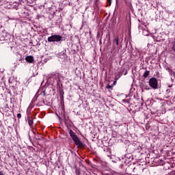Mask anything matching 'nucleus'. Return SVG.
<instances>
[{
	"label": "nucleus",
	"mask_w": 175,
	"mask_h": 175,
	"mask_svg": "<svg viewBox=\"0 0 175 175\" xmlns=\"http://www.w3.org/2000/svg\"><path fill=\"white\" fill-rule=\"evenodd\" d=\"M69 135L72 140L74 142L75 144L77 146V147H84V144L80 140V139H79V137H77V135H76V133H74L73 131L70 130Z\"/></svg>",
	"instance_id": "f257e3e1"
},
{
	"label": "nucleus",
	"mask_w": 175,
	"mask_h": 175,
	"mask_svg": "<svg viewBox=\"0 0 175 175\" xmlns=\"http://www.w3.org/2000/svg\"><path fill=\"white\" fill-rule=\"evenodd\" d=\"M149 85L152 90H158V80L155 77H152L149 79Z\"/></svg>",
	"instance_id": "f03ea898"
},
{
	"label": "nucleus",
	"mask_w": 175,
	"mask_h": 175,
	"mask_svg": "<svg viewBox=\"0 0 175 175\" xmlns=\"http://www.w3.org/2000/svg\"><path fill=\"white\" fill-rule=\"evenodd\" d=\"M62 40V36L59 35H53L48 38V42H61Z\"/></svg>",
	"instance_id": "7ed1b4c3"
},
{
	"label": "nucleus",
	"mask_w": 175,
	"mask_h": 175,
	"mask_svg": "<svg viewBox=\"0 0 175 175\" xmlns=\"http://www.w3.org/2000/svg\"><path fill=\"white\" fill-rule=\"evenodd\" d=\"M118 37H116V38H114V40H113V49L116 50V45L118 46Z\"/></svg>",
	"instance_id": "20e7f679"
},
{
	"label": "nucleus",
	"mask_w": 175,
	"mask_h": 175,
	"mask_svg": "<svg viewBox=\"0 0 175 175\" xmlns=\"http://www.w3.org/2000/svg\"><path fill=\"white\" fill-rule=\"evenodd\" d=\"M25 61L29 64H32V62H33V56H27L25 57Z\"/></svg>",
	"instance_id": "39448f33"
},
{
	"label": "nucleus",
	"mask_w": 175,
	"mask_h": 175,
	"mask_svg": "<svg viewBox=\"0 0 175 175\" xmlns=\"http://www.w3.org/2000/svg\"><path fill=\"white\" fill-rule=\"evenodd\" d=\"M27 122L29 125L31 126L33 124V119L31 117L27 118Z\"/></svg>",
	"instance_id": "423d86ee"
},
{
	"label": "nucleus",
	"mask_w": 175,
	"mask_h": 175,
	"mask_svg": "<svg viewBox=\"0 0 175 175\" xmlns=\"http://www.w3.org/2000/svg\"><path fill=\"white\" fill-rule=\"evenodd\" d=\"M148 76H150V71H145V72L144 73L143 76L144 77V79L148 77Z\"/></svg>",
	"instance_id": "0eeeda50"
},
{
	"label": "nucleus",
	"mask_w": 175,
	"mask_h": 175,
	"mask_svg": "<svg viewBox=\"0 0 175 175\" xmlns=\"http://www.w3.org/2000/svg\"><path fill=\"white\" fill-rule=\"evenodd\" d=\"M167 70H168L169 73L171 75V76L175 77V73H174V72H173V70H172L170 68H167Z\"/></svg>",
	"instance_id": "6e6552de"
},
{
	"label": "nucleus",
	"mask_w": 175,
	"mask_h": 175,
	"mask_svg": "<svg viewBox=\"0 0 175 175\" xmlns=\"http://www.w3.org/2000/svg\"><path fill=\"white\" fill-rule=\"evenodd\" d=\"M107 2L109 5V6H110V5H111V0H107Z\"/></svg>",
	"instance_id": "1a4fd4ad"
},
{
	"label": "nucleus",
	"mask_w": 175,
	"mask_h": 175,
	"mask_svg": "<svg viewBox=\"0 0 175 175\" xmlns=\"http://www.w3.org/2000/svg\"><path fill=\"white\" fill-rule=\"evenodd\" d=\"M120 75H118L116 78H115V80H118V79H120Z\"/></svg>",
	"instance_id": "9d476101"
},
{
	"label": "nucleus",
	"mask_w": 175,
	"mask_h": 175,
	"mask_svg": "<svg viewBox=\"0 0 175 175\" xmlns=\"http://www.w3.org/2000/svg\"><path fill=\"white\" fill-rule=\"evenodd\" d=\"M146 129H150V124H146Z\"/></svg>",
	"instance_id": "9b49d317"
},
{
	"label": "nucleus",
	"mask_w": 175,
	"mask_h": 175,
	"mask_svg": "<svg viewBox=\"0 0 175 175\" xmlns=\"http://www.w3.org/2000/svg\"><path fill=\"white\" fill-rule=\"evenodd\" d=\"M17 118H21V113H18L17 114Z\"/></svg>",
	"instance_id": "f8f14e48"
},
{
	"label": "nucleus",
	"mask_w": 175,
	"mask_h": 175,
	"mask_svg": "<svg viewBox=\"0 0 175 175\" xmlns=\"http://www.w3.org/2000/svg\"><path fill=\"white\" fill-rule=\"evenodd\" d=\"M107 88H108L109 90H110L111 88H112V86L110 85H108L107 86Z\"/></svg>",
	"instance_id": "ddd939ff"
},
{
	"label": "nucleus",
	"mask_w": 175,
	"mask_h": 175,
	"mask_svg": "<svg viewBox=\"0 0 175 175\" xmlns=\"http://www.w3.org/2000/svg\"><path fill=\"white\" fill-rule=\"evenodd\" d=\"M0 175H4L2 172L0 171Z\"/></svg>",
	"instance_id": "4468645a"
},
{
	"label": "nucleus",
	"mask_w": 175,
	"mask_h": 175,
	"mask_svg": "<svg viewBox=\"0 0 175 175\" xmlns=\"http://www.w3.org/2000/svg\"><path fill=\"white\" fill-rule=\"evenodd\" d=\"M100 43H102V41H101V40H100Z\"/></svg>",
	"instance_id": "2eb2a0df"
}]
</instances>
